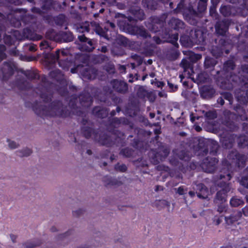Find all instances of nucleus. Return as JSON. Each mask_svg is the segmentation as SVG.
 Instances as JSON below:
<instances>
[{"label": "nucleus", "mask_w": 248, "mask_h": 248, "mask_svg": "<svg viewBox=\"0 0 248 248\" xmlns=\"http://www.w3.org/2000/svg\"><path fill=\"white\" fill-rule=\"evenodd\" d=\"M35 112L41 116L66 117L69 112L61 102L54 101L48 106H40L34 109Z\"/></svg>", "instance_id": "1"}, {"label": "nucleus", "mask_w": 248, "mask_h": 248, "mask_svg": "<svg viewBox=\"0 0 248 248\" xmlns=\"http://www.w3.org/2000/svg\"><path fill=\"white\" fill-rule=\"evenodd\" d=\"M67 53L64 50H57L54 54H48L46 57V61L49 64H53L56 61H58L59 65L62 69L68 70L70 66V62L67 60Z\"/></svg>", "instance_id": "2"}, {"label": "nucleus", "mask_w": 248, "mask_h": 248, "mask_svg": "<svg viewBox=\"0 0 248 248\" xmlns=\"http://www.w3.org/2000/svg\"><path fill=\"white\" fill-rule=\"evenodd\" d=\"M83 132L86 138H92L102 145L109 146H111L113 142L112 140L113 138L105 134H99L95 132L94 130L91 128L85 127Z\"/></svg>", "instance_id": "3"}, {"label": "nucleus", "mask_w": 248, "mask_h": 248, "mask_svg": "<svg viewBox=\"0 0 248 248\" xmlns=\"http://www.w3.org/2000/svg\"><path fill=\"white\" fill-rule=\"evenodd\" d=\"M190 37H182L180 41L182 43L186 41L185 45L189 46L192 43L199 44L203 41L202 32L200 30H191L190 32Z\"/></svg>", "instance_id": "4"}, {"label": "nucleus", "mask_w": 248, "mask_h": 248, "mask_svg": "<svg viewBox=\"0 0 248 248\" xmlns=\"http://www.w3.org/2000/svg\"><path fill=\"white\" fill-rule=\"evenodd\" d=\"M46 78L42 79V83L39 87L40 97L45 102L51 101L52 95L50 85L48 86L49 84L46 81Z\"/></svg>", "instance_id": "5"}, {"label": "nucleus", "mask_w": 248, "mask_h": 248, "mask_svg": "<svg viewBox=\"0 0 248 248\" xmlns=\"http://www.w3.org/2000/svg\"><path fill=\"white\" fill-rule=\"evenodd\" d=\"M15 65L12 62H4L0 69V78L3 80H7L14 73Z\"/></svg>", "instance_id": "6"}, {"label": "nucleus", "mask_w": 248, "mask_h": 248, "mask_svg": "<svg viewBox=\"0 0 248 248\" xmlns=\"http://www.w3.org/2000/svg\"><path fill=\"white\" fill-rule=\"evenodd\" d=\"M48 37L52 40L57 42H70L73 40V37L71 33L64 31L56 32L52 31L50 36L47 34Z\"/></svg>", "instance_id": "7"}, {"label": "nucleus", "mask_w": 248, "mask_h": 248, "mask_svg": "<svg viewBox=\"0 0 248 248\" xmlns=\"http://www.w3.org/2000/svg\"><path fill=\"white\" fill-rule=\"evenodd\" d=\"M90 28H92L93 30L97 34L99 35L100 36L103 37L108 40V39L106 31L103 29L99 23L95 21L91 22L90 25H88V26H85L84 27H81L82 29H84V31L87 32L90 31Z\"/></svg>", "instance_id": "8"}, {"label": "nucleus", "mask_w": 248, "mask_h": 248, "mask_svg": "<svg viewBox=\"0 0 248 248\" xmlns=\"http://www.w3.org/2000/svg\"><path fill=\"white\" fill-rule=\"evenodd\" d=\"M90 28H92L93 30L97 34L99 35L100 36L103 37L108 40V39L106 31L103 29L99 23L95 21L91 22L90 25H88V26H85L84 27H81L82 29H84V31L87 32L90 31Z\"/></svg>", "instance_id": "9"}, {"label": "nucleus", "mask_w": 248, "mask_h": 248, "mask_svg": "<svg viewBox=\"0 0 248 248\" xmlns=\"http://www.w3.org/2000/svg\"><path fill=\"white\" fill-rule=\"evenodd\" d=\"M230 25V21L228 19L218 21L215 26L216 33L219 35H224L226 32Z\"/></svg>", "instance_id": "10"}, {"label": "nucleus", "mask_w": 248, "mask_h": 248, "mask_svg": "<svg viewBox=\"0 0 248 248\" xmlns=\"http://www.w3.org/2000/svg\"><path fill=\"white\" fill-rule=\"evenodd\" d=\"M228 157L236 160V164L239 168L244 167L247 159V157L245 155L240 154L236 152H232L229 154Z\"/></svg>", "instance_id": "11"}, {"label": "nucleus", "mask_w": 248, "mask_h": 248, "mask_svg": "<svg viewBox=\"0 0 248 248\" xmlns=\"http://www.w3.org/2000/svg\"><path fill=\"white\" fill-rule=\"evenodd\" d=\"M79 41L82 43L81 49L83 51H91L94 46L92 40L87 38L84 35H81L78 36Z\"/></svg>", "instance_id": "12"}, {"label": "nucleus", "mask_w": 248, "mask_h": 248, "mask_svg": "<svg viewBox=\"0 0 248 248\" xmlns=\"http://www.w3.org/2000/svg\"><path fill=\"white\" fill-rule=\"evenodd\" d=\"M129 33L133 35H136L146 38L150 37L146 30L143 27L138 26H129L128 29Z\"/></svg>", "instance_id": "13"}, {"label": "nucleus", "mask_w": 248, "mask_h": 248, "mask_svg": "<svg viewBox=\"0 0 248 248\" xmlns=\"http://www.w3.org/2000/svg\"><path fill=\"white\" fill-rule=\"evenodd\" d=\"M217 162L218 160L216 158H212L209 161L207 159L203 163L202 168L205 172L212 173L216 170Z\"/></svg>", "instance_id": "14"}, {"label": "nucleus", "mask_w": 248, "mask_h": 248, "mask_svg": "<svg viewBox=\"0 0 248 248\" xmlns=\"http://www.w3.org/2000/svg\"><path fill=\"white\" fill-rule=\"evenodd\" d=\"M113 88L118 92L124 93L128 90V85L126 83L118 80H113L111 82Z\"/></svg>", "instance_id": "15"}, {"label": "nucleus", "mask_w": 248, "mask_h": 248, "mask_svg": "<svg viewBox=\"0 0 248 248\" xmlns=\"http://www.w3.org/2000/svg\"><path fill=\"white\" fill-rule=\"evenodd\" d=\"M231 189L230 186L228 185L224 188L218 191L216 196L215 202L217 203H223L226 201V194Z\"/></svg>", "instance_id": "16"}, {"label": "nucleus", "mask_w": 248, "mask_h": 248, "mask_svg": "<svg viewBox=\"0 0 248 248\" xmlns=\"http://www.w3.org/2000/svg\"><path fill=\"white\" fill-rule=\"evenodd\" d=\"M197 194L199 198L206 199L209 195L207 188L202 184H199L196 186Z\"/></svg>", "instance_id": "17"}, {"label": "nucleus", "mask_w": 248, "mask_h": 248, "mask_svg": "<svg viewBox=\"0 0 248 248\" xmlns=\"http://www.w3.org/2000/svg\"><path fill=\"white\" fill-rule=\"evenodd\" d=\"M223 165L224 166V167L222 169L221 171V174L219 175L220 179H222L224 178L226 180L229 181L232 178V176L229 170L230 165L229 164L227 161H224L223 162Z\"/></svg>", "instance_id": "18"}, {"label": "nucleus", "mask_w": 248, "mask_h": 248, "mask_svg": "<svg viewBox=\"0 0 248 248\" xmlns=\"http://www.w3.org/2000/svg\"><path fill=\"white\" fill-rule=\"evenodd\" d=\"M22 36L23 37V39L26 38L32 40H38L41 38V36L37 35L28 28L24 29L22 31Z\"/></svg>", "instance_id": "19"}, {"label": "nucleus", "mask_w": 248, "mask_h": 248, "mask_svg": "<svg viewBox=\"0 0 248 248\" xmlns=\"http://www.w3.org/2000/svg\"><path fill=\"white\" fill-rule=\"evenodd\" d=\"M79 99L81 105L85 107H88L92 103V98L88 93L85 92L81 94Z\"/></svg>", "instance_id": "20"}, {"label": "nucleus", "mask_w": 248, "mask_h": 248, "mask_svg": "<svg viewBox=\"0 0 248 248\" xmlns=\"http://www.w3.org/2000/svg\"><path fill=\"white\" fill-rule=\"evenodd\" d=\"M169 24L170 27L174 30L183 29L185 25L184 23L182 21L175 18H171Z\"/></svg>", "instance_id": "21"}, {"label": "nucleus", "mask_w": 248, "mask_h": 248, "mask_svg": "<svg viewBox=\"0 0 248 248\" xmlns=\"http://www.w3.org/2000/svg\"><path fill=\"white\" fill-rule=\"evenodd\" d=\"M165 17H162V19H160L157 17L154 18L153 19V27L152 30L154 32H156L159 30V28H160L163 25L164 21L165 20L166 16L164 15Z\"/></svg>", "instance_id": "22"}, {"label": "nucleus", "mask_w": 248, "mask_h": 248, "mask_svg": "<svg viewBox=\"0 0 248 248\" xmlns=\"http://www.w3.org/2000/svg\"><path fill=\"white\" fill-rule=\"evenodd\" d=\"M242 216V213L241 211H239L235 214L232 215L228 217H225V220L228 224L231 225L240 219Z\"/></svg>", "instance_id": "23"}, {"label": "nucleus", "mask_w": 248, "mask_h": 248, "mask_svg": "<svg viewBox=\"0 0 248 248\" xmlns=\"http://www.w3.org/2000/svg\"><path fill=\"white\" fill-rule=\"evenodd\" d=\"M94 115L100 118H104L108 115V111L107 109H101L99 107H95L93 110Z\"/></svg>", "instance_id": "24"}, {"label": "nucleus", "mask_w": 248, "mask_h": 248, "mask_svg": "<svg viewBox=\"0 0 248 248\" xmlns=\"http://www.w3.org/2000/svg\"><path fill=\"white\" fill-rule=\"evenodd\" d=\"M41 244L40 240H31L28 241L23 244V248H34L39 246Z\"/></svg>", "instance_id": "25"}, {"label": "nucleus", "mask_w": 248, "mask_h": 248, "mask_svg": "<svg viewBox=\"0 0 248 248\" xmlns=\"http://www.w3.org/2000/svg\"><path fill=\"white\" fill-rule=\"evenodd\" d=\"M204 64L205 69H212L217 64V61L214 58L207 57L205 59Z\"/></svg>", "instance_id": "26"}, {"label": "nucleus", "mask_w": 248, "mask_h": 248, "mask_svg": "<svg viewBox=\"0 0 248 248\" xmlns=\"http://www.w3.org/2000/svg\"><path fill=\"white\" fill-rule=\"evenodd\" d=\"M116 42L118 44L124 46H130L131 44L130 41L128 39L121 35L117 36L116 39Z\"/></svg>", "instance_id": "27"}, {"label": "nucleus", "mask_w": 248, "mask_h": 248, "mask_svg": "<svg viewBox=\"0 0 248 248\" xmlns=\"http://www.w3.org/2000/svg\"><path fill=\"white\" fill-rule=\"evenodd\" d=\"M230 204L232 207H236L243 205L244 204V202L243 200L238 198L236 196H234L230 200Z\"/></svg>", "instance_id": "28"}, {"label": "nucleus", "mask_w": 248, "mask_h": 248, "mask_svg": "<svg viewBox=\"0 0 248 248\" xmlns=\"http://www.w3.org/2000/svg\"><path fill=\"white\" fill-rule=\"evenodd\" d=\"M32 150L29 148H25L21 150H19L16 152V155L20 157H27L30 155L32 153Z\"/></svg>", "instance_id": "29"}, {"label": "nucleus", "mask_w": 248, "mask_h": 248, "mask_svg": "<svg viewBox=\"0 0 248 248\" xmlns=\"http://www.w3.org/2000/svg\"><path fill=\"white\" fill-rule=\"evenodd\" d=\"M96 70L93 68H89L84 73L83 76L88 79H94L96 75Z\"/></svg>", "instance_id": "30"}, {"label": "nucleus", "mask_w": 248, "mask_h": 248, "mask_svg": "<svg viewBox=\"0 0 248 248\" xmlns=\"http://www.w3.org/2000/svg\"><path fill=\"white\" fill-rule=\"evenodd\" d=\"M233 62L232 60H229L225 62L223 66V70L226 72H228L231 70L233 69L234 67Z\"/></svg>", "instance_id": "31"}, {"label": "nucleus", "mask_w": 248, "mask_h": 248, "mask_svg": "<svg viewBox=\"0 0 248 248\" xmlns=\"http://www.w3.org/2000/svg\"><path fill=\"white\" fill-rule=\"evenodd\" d=\"M220 11L224 16H228L232 14V8L230 6H223L220 8Z\"/></svg>", "instance_id": "32"}, {"label": "nucleus", "mask_w": 248, "mask_h": 248, "mask_svg": "<svg viewBox=\"0 0 248 248\" xmlns=\"http://www.w3.org/2000/svg\"><path fill=\"white\" fill-rule=\"evenodd\" d=\"M208 0H200L198 5V10L199 12H204L206 9L207 2Z\"/></svg>", "instance_id": "33"}, {"label": "nucleus", "mask_w": 248, "mask_h": 248, "mask_svg": "<svg viewBox=\"0 0 248 248\" xmlns=\"http://www.w3.org/2000/svg\"><path fill=\"white\" fill-rule=\"evenodd\" d=\"M177 151H173L174 155L178 156L179 158L181 160H187L189 159V157L187 156V154L184 151H181L179 152H177Z\"/></svg>", "instance_id": "34"}, {"label": "nucleus", "mask_w": 248, "mask_h": 248, "mask_svg": "<svg viewBox=\"0 0 248 248\" xmlns=\"http://www.w3.org/2000/svg\"><path fill=\"white\" fill-rule=\"evenodd\" d=\"M202 57L201 54H195L192 52H190L189 53V59L193 62H195L197 61L200 60L202 58Z\"/></svg>", "instance_id": "35"}, {"label": "nucleus", "mask_w": 248, "mask_h": 248, "mask_svg": "<svg viewBox=\"0 0 248 248\" xmlns=\"http://www.w3.org/2000/svg\"><path fill=\"white\" fill-rule=\"evenodd\" d=\"M50 76L56 80H59L62 76L61 72L58 69L52 71L50 72Z\"/></svg>", "instance_id": "36"}, {"label": "nucleus", "mask_w": 248, "mask_h": 248, "mask_svg": "<svg viewBox=\"0 0 248 248\" xmlns=\"http://www.w3.org/2000/svg\"><path fill=\"white\" fill-rule=\"evenodd\" d=\"M23 73L29 79H33L36 78L38 77V75L33 71H24Z\"/></svg>", "instance_id": "37"}, {"label": "nucleus", "mask_w": 248, "mask_h": 248, "mask_svg": "<svg viewBox=\"0 0 248 248\" xmlns=\"http://www.w3.org/2000/svg\"><path fill=\"white\" fill-rule=\"evenodd\" d=\"M159 150L160 154L163 158L166 157L170 153V149L166 146H162Z\"/></svg>", "instance_id": "38"}, {"label": "nucleus", "mask_w": 248, "mask_h": 248, "mask_svg": "<svg viewBox=\"0 0 248 248\" xmlns=\"http://www.w3.org/2000/svg\"><path fill=\"white\" fill-rule=\"evenodd\" d=\"M180 65L184 69V71L186 72L190 68V63L187 60L183 59Z\"/></svg>", "instance_id": "39"}, {"label": "nucleus", "mask_w": 248, "mask_h": 248, "mask_svg": "<svg viewBox=\"0 0 248 248\" xmlns=\"http://www.w3.org/2000/svg\"><path fill=\"white\" fill-rule=\"evenodd\" d=\"M223 145L226 148H230L232 147V144L233 142V140L231 139H229V140L227 139H223L222 140Z\"/></svg>", "instance_id": "40"}, {"label": "nucleus", "mask_w": 248, "mask_h": 248, "mask_svg": "<svg viewBox=\"0 0 248 248\" xmlns=\"http://www.w3.org/2000/svg\"><path fill=\"white\" fill-rule=\"evenodd\" d=\"M210 146L212 147V149L210 150V152L213 155H215L217 153L218 145V143L215 141H211L210 143Z\"/></svg>", "instance_id": "41"}, {"label": "nucleus", "mask_w": 248, "mask_h": 248, "mask_svg": "<svg viewBox=\"0 0 248 248\" xmlns=\"http://www.w3.org/2000/svg\"><path fill=\"white\" fill-rule=\"evenodd\" d=\"M178 39V33H174L171 35L170 37V40L169 41V42L171 43L174 46L177 47L178 46V44L177 43V41Z\"/></svg>", "instance_id": "42"}, {"label": "nucleus", "mask_w": 248, "mask_h": 248, "mask_svg": "<svg viewBox=\"0 0 248 248\" xmlns=\"http://www.w3.org/2000/svg\"><path fill=\"white\" fill-rule=\"evenodd\" d=\"M178 39V33H174L171 35L170 37V40L169 41V42L171 43L174 46L177 47L178 46V44L177 43V41Z\"/></svg>", "instance_id": "43"}, {"label": "nucleus", "mask_w": 248, "mask_h": 248, "mask_svg": "<svg viewBox=\"0 0 248 248\" xmlns=\"http://www.w3.org/2000/svg\"><path fill=\"white\" fill-rule=\"evenodd\" d=\"M7 141L8 142V146L11 149H15L19 146V144L15 141L8 139Z\"/></svg>", "instance_id": "44"}, {"label": "nucleus", "mask_w": 248, "mask_h": 248, "mask_svg": "<svg viewBox=\"0 0 248 248\" xmlns=\"http://www.w3.org/2000/svg\"><path fill=\"white\" fill-rule=\"evenodd\" d=\"M207 89L206 88H204L203 89L202 92L201 93V95L203 97L206 98L207 97L209 96L210 95L213 94V93H214V90H213L212 89L209 90V93H207Z\"/></svg>", "instance_id": "45"}, {"label": "nucleus", "mask_w": 248, "mask_h": 248, "mask_svg": "<svg viewBox=\"0 0 248 248\" xmlns=\"http://www.w3.org/2000/svg\"><path fill=\"white\" fill-rule=\"evenodd\" d=\"M137 94L139 96L143 97L147 94V92L143 87H140L138 89Z\"/></svg>", "instance_id": "46"}, {"label": "nucleus", "mask_w": 248, "mask_h": 248, "mask_svg": "<svg viewBox=\"0 0 248 248\" xmlns=\"http://www.w3.org/2000/svg\"><path fill=\"white\" fill-rule=\"evenodd\" d=\"M244 91H241L240 92H236L235 94L236 97L237 98V100L241 103H242V99L244 97H246L247 96V95H245V94H243Z\"/></svg>", "instance_id": "47"}, {"label": "nucleus", "mask_w": 248, "mask_h": 248, "mask_svg": "<svg viewBox=\"0 0 248 248\" xmlns=\"http://www.w3.org/2000/svg\"><path fill=\"white\" fill-rule=\"evenodd\" d=\"M85 212V210L83 209H78L73 212V215L76 217H79L82 215Z\"/></svg>", "instance_id": "48"}, {"label": "nucleus", "mask_w": 248, "mask_h": 248, "mask_svg": "<svg viewBox=\"0 0 248 248\" xmlns=\"http://www.w3.org/2000/svg\"><path fill=\"white\" fill-rule=\"evenodd\" d=\"M115 169L121 171L122 172H124L126 170L127 167L124 164H118L115 166Z\"/></svg>", "instance_id": "49"}, {"label": "nucleus", "mask_w": 248, "mask_h": 248, "mask_svg": "<svg viewBox=\"0 0 248 248\" xmlns=\"http://www.w3.org/2000/svg\"><path fill=\"white\" fill-rule=\"evenodd\" d=\"M239 73L241 75L243 74H248V64L242 65L241 67V71H239Z\"/></svg>", "instance_id": "50"}, {"label": "nucleus", "mask_w": 248, "mask_h": 248, "mask_svg": "<svg viewBox=\"0 0 248 248\" xmlns=\"http://www.w3.org/2000/svg\"><path fill=\"white\" fill-rule=\"evenodd\" d=\"M121 154L123 155H124L126 157H128L131 155V151L128 149H123L121 152Z\"/></svg>", "instance_id": "51"}, {"label": "nucleus", "mask_w": 248, "mask_h": 248, "mask_svg": "<svg viewBox=\"0 0 248 248\" xmlns=\"http://www.w3.org/2000/svg\"><path fill=\"white\" fill-rule=\"evenodd\" d=\"M222 96L224 99L228 100L231 103L232 97L231 93H226L223 94Z\"/></svg>", "instance_id": "52"}, {"label": "nucleus", "mask_w": 248, "mask_h": 248, "mask_svg": "<svg viewBox=\"0 0 248 248\" xmlns=\"http://www.w3.org/2000/svg\"><path fill=\"white\" fill-rule=\"evenodd\" d=\"M184 7L183 1H181L177 5L176 8L174 10L176 13L182 11Z\"/></svg>", "instance_id": "53"}, {"label": "nucleus", "mask_w": 248, "mask_h": 248, "mask_svg": "<svg viewBox=\"0 0 248 248\" xmlns=\"http://www.w3.org/2000/svg\"><path fill=\"white\" fill-rule=\"evenodd\" d=\"M241 184L244 186L248 188V176H245L242 178Z\"/></svg>", "instance_id": "54"}, {"label": "nucleus", "mask_w": 248, "mask_h": 248, "mask_svg": "<svg viewBox=\"0 0 248 248\" xmlns=\"http://www.w3.org/2000/svg\"><path fill=\"white\" fill-rule=\"evenodd\" d=\"M40 46L42 49H46L50 47L48 42L46 41H44L41 42Z\"/></svg>", "instance_id": "55"}, {"label": "nucleus", "mask_w": 248, "mask_h": 248, "mask_svg": "<svg viewBox=\"0 0 248 248\" xmlns=\"http://www.w3.org/2000/svg\"><path fill=\"white\" fill-rule=\"evenodd\" d=\"M205 116L209 119H213L216 117V114L212 111H209L206 113Z\"/></svg>", "instance_id": "56"}, {"label": "nucleus", "mask_w": 248, "mask_h": 248, "mask_svg": "<svg viewBox=\"0 0 248 248\" xmlns=\"http://www.w3.org/2000/svg\"><path fill=\"white\" fill-rule=\"evenodd\" d=\"M14 35L16 37V38L18 40H22L23 39L22 33H21L18 31H15L14 32Z\"/></svg>", "instance_id": "57"}, {"label": "nucleus", "mask_w": 248, "mask_h": 248, "mask_svg": "<svg viewBox=\"0 0 248 248\" xmlns=\"http://www.w3.org/2000/svg\"><path fill=\"white\" fill-rule=\"evenodd\" d=\"M124 122V118H121L120 119L118 118H114L113 120V123L114 124L115 126H116V124H121L122 123Z\"/></svg>", "instance_id": "58"}, {"label": "nucleus", "mask_w": 248, "mask_h": 248, "mask_svg": "<svg viewBox=\"0 0 248 248\" xmlns=\"http://www.w3.org/2000/svg\"><path fill=\"white\" fill-rule=\"evenodd\" d=\"M226 211V207L225 205L222 204L218 206L217 208V211L220 213H223V212H225Z\"/></svg>", "instance_id": "59"}, {"label": "nucleus", "mask_w": 248, "mask_h": 248, "mask_svg": "<svg viewBox=\"0 0 248 248\" xmlns=\"http://www.w3.org/2000/svg\"><path fill=\"white\" fill-rule=\"evenodd\" d=\"M243 94L245 95H247V96L245 98H243L242 99V104H246L248 102V90L246 91L243 92Z\"/></svg>", "instance_id": "60"}, {"label": "nucleus", "mask_w": 248, "mask_h": 248, "mask_svg": "<svg viewBox=\"0 0 248 248\" xmlns=\"http://www.w3.org/2000/svg\"><path fill=\"white\" fill-rule=\"evenodd\" d=\"M239 79V78L237 77V76L236 75H231L230 76V78H229V80L230 81H233V82H237L238 81V80Z\"/></svg>", "instance_id": "61"}, {"label": "nucleus", "mask_w": 248, "mask_h": 248, "mask_svg": "<svg viewBox=\"0 0 248 248\" xmlns=\"http://www.w3.org/2000/svg\"><path fill=\"white\" fill-rule=\"evenodd\" d=\"M168 84L170 87V88L172 91H174L177 89V86L176 85H174L172 83H170V81H168Z\"/></svg>", "instance_id": "62"}, {"label": "nucleus", "mask_w": 248, "mask_h": 248, "mask_svg": "<svg viewBox=\"0 0 248 248\" xmlns=\"http://www.w3.org/2000/svg\"><path fill=\"white\" fill-rule=\"evenodd\" d=\"M185 191L184 187L183 186H180L178 188L177 192L179 195H184L185 193Z\"/></svg>", "instance_id": "63"}, {"label": "nucleus", "mask_w": 248, "mask_h": 248, "mask_svg": "<svg viewBox=\"0 0 248 248\" xmlns=\"http://www.w3.org/2000/svg\"><path fill=\"white\" fill-rule=\"evenodd\" d=\"M242 213L244 214L245 216H248V206H245L242 209Z\"/></svg>", "instance_id": "64"}]
</instances>
